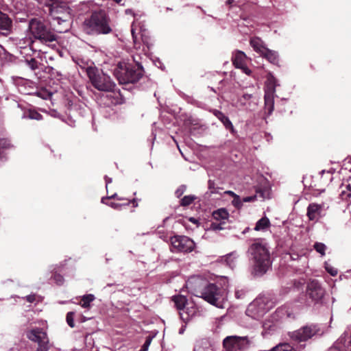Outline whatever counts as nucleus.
Instances as JSON below:
<instances>
[{
    "mask_svg": "<svg viewBox=\"0 0 351 351\" xmlns=\"http://www.w3.org/2000/svg\"><path fill=\"white\" fill-rule=\"evenodd\" d=\"M189 292L204 299L210 304L223 308L228 301V291L215 283H208L200 277H192L186 283Z\"/></svg>",
    "mask_w": 351,
    "mask_h": 351,
    "instance_id": "1",
    "label": "nucleus"
},
{
    "mask_svg": "<svg viewBox=\"0 0 351 351\" xmlns=\"http://www.w3.org/2000/svg\"><path fill=\"white\" fill-rule=\"evenodd\" d=\"M51 276L50 279L53 281V282L58 285L61 286L63 285L64 282V277L62 276V273H64V267L63 265H56L55 266L51 271Z\"/></svg>",
    "mask_w": 351,
    "mask_h": 351,
    "instance_id": "20",
    "label": "nucleus"
},
{
    "mask_svg": "<svg viewBox=\"0 0 351 351\" xmlns=\"http://www.w3.org/2000/svg\"><path fill=\"white\" fill-rule=\"evenodd\" d=\"M259 98L256 95L244 93L239 96L234 106L249 112L255 111L258 106Z\"/></svg>",
    "mask_w": 351,
    "mask_h": 351,
    "instance_id": "13",
    "label": "nucleus"
},
{
    "mask_svg": "<svg viewBox=\"0 0 351 351\" xmlns=\"http://www.w3.org/2000/svg\"><path fill=\"white\" fill-rule=\"evenodd\" d=\"M12 147V145L10 143V141L7 138H1L0 139V152H3L4 151L9 149Z\"/></svg>",
    "mask_w": 351,
    "mask_h": 351,
    "instance_id": "34",
    "label": "nucleus"
},
{
    "mask_svg": "<svg viewBox=\"0 0 351 351\" xmlns=\"http://www.w3.org/2000/svg\"><path fill=\"white\" fill-rule=\"evenodd\" d=\"M74 315H75V313L71 311V312L67 313L66 316V322L71 328H73L75 326Z\"/></svg>",
    "mask_w": 351,
    "mask_h": 351,
    "instance_id": "39",
    "label": "nucleus"
},
{
    "mask_svg": "<svg viewBox=\"0 0 351 351\" xmlns=\"http://www.w3.org/2000/svg\"><path fill=\"white\" fill-rule=\"evenodd\" d=\"M270 226L271 223L269 219L267 217H263L256 223L254 230L264 232L267 230Z\"/></svg>",
    "mask_w": 351,
    "mask_h": 351,
    "instance_id": "28",
    "label": "nucleus"
},
{
    "mask_svg": "<svg viewBox=\"0 0 351 351\" xmlns=\"http://www.w3.org/2000/svg\"><path fill=\"white\" fill-rule=\"evenodd\" d=\"M210 89H211V90H213V91L215 92V90L214 88H210Z\"/></svg>",
    "mask_w": 351,
    "mask_h": 351,
    "instance_id": "64",
    "label": "nucleus"
},
{
    "mask_svg": "<svg viewBox=\"0 0 351 351\" xmlns=\"http://www.w3.org/2000/svg\"><path fill=\"white\" fill-rule=\"evenodd\" d=\"M133 62H119L114 71V75L123 85L134 84L141 79L145 71L141 63V54L132 55Z\"/></svg>",
    "mask_w": 351,
    "mask_h": 351,
    "instance_id": "5",
    "label": "nucleus"
},
{
    "mask_svg": "<svg viewBox=\"0 0 351 351\" xmlns=\"http://www.w3.org/2000/svg\"><path fill=\"white\" fill-rule=\"evenodd\" d=\"M223 345L226 351H247L255 346V341L247 336H228L223 339Z\"/></svg>",
    "mask_w": 351,
    "mask_h": 351,
    "instance_id": "11",
    "label": "nucleus"
},
{
    "mask_svg": "<svg viewBox=\"0 0 351 351\" xmlns=\"http://www.w3.org/2000/svg\"><path fill=\"white\" fill-rule=\"evenodd\" d=\"M172 252H191L195 247V243L186 236H173L171 237Z\"/></svg>",
    "mask_w": 351,
    "mask_h": 351,
    "instance_id": "14",
    "label": "nucleus"
},
{
    "mask_svg": "<svg viewBox=\"0 0 351 351\" xmlns=\"http://www.w3.org/2000/svg\"><path fill=\"white\" fill-rule=\"evenodd\" d=\"M27 117L30 119L41 120L43 116L34 110H29L27 112Z\"/></svg>",
    "mask_w": 351,
    "mask_h": 351,
    "instance_id": "37",
    "label": "nucleus"
},
{
    "mask_svg": "<svg viewBox=\"0 0 351 351\" xmlns=\"http://www.w3.org/2000/svg\"><path fill=\"white\" fill-rule=\"evenodd\" d=\"M267 59L270 63L273 64H278L279 62V56L277 51L267 49V50L261 56Z\"/></svg>",
    "mask_w": 351,
    "mask_h": 351,
    "instance_id": "27",
    "label": "nucleus"
},
{
    "mask_svg": "<svg viewBox=\"0 0 351 351\" xmlns=\"http://www.w3.org/2000/svg\"><path fill=\"white\" fill-rule=\"evenodd\" d=\"M75 300L74 303L80 304L84 308L88 307V295H84L81 299L75 298Z\"/></svg>",
    "mask_w": 351,
    "mask_h": 351,
    "instance_id": "40",
    "label": "nucleus"
},
{
    "mask_svg": "<svg viewBox=\"0 0 351 351\" xmlns=\"http://www.w3.org/2000/svg\"><path fill=\"white\" fill-rule=\"evenodd\" d=\"M26 300L28 302L32 303L36 300V295L34 294H31L26 296Z\"/></svg>",
    "mask_w": 351,
    "mask_h": 351,
    "instance_id": "49",
    "label": "nucleus"
},
{
    "mask_svg": "<svg viewBox=\"0 0 351 351\" xmlns=\"http://www.w3.org/2000/svg\"><path fill=\"white\" fill-rule=\"evenodd\" d=\"M249 230V228H246L243 231V233L245 234Z\"/></svg>",
    "mask_w": 351,
    "mask_h": 351,
    "instance_id": "58",
    "label": "nucleus"
},
{
    "mask_svg": "<svg viewBox=\"0 0 351 351\" xmlns=\"http://www.w3.org/2000/svg\"><path fill=\"white\" fill-rule=\"evenodd\" d=\"M247 291L245 288L237 287L234 290V297L237 300H243L245 298Z\"/></svg>",
    "mask_w": 351,
    "mask_h": 351,
    "instance_id": "33",
    "label": "nucleus"
},
{
    "mask_svg": "<svg viewBox=\"0 0 351 351\" xmlns=\"http://www.w3.org/2000/svg\"><path fill=\"white\" fill-rule=\"evenodd\" d=\"M275 305V301L269 294L259 295L247 306V315L254 319L262 317Z\"/></svg>",
    "mask_w": 351,
    "mask_h": 351,
    "instance_id": "6",
    "label": "nucleus"
},
{
    "mask_svg": "<svg viewBox=\"0 0 351 351\" xmlns=\"http://www.w3.org/2000/svg\"><path fill=\"white\" fill-rule=\"evenodd\" d=\"M27 65L31 69V70L35 71L36 70L40 69V66L42 65L38 61H37L35 58H31L30 59H27L25 60Z\"/></svg>",
    "mask_w": 351,
    "mask_h": 351,
    "instance_id": "31",
    "label": "nucleus"
},
{
    "mask_svg": "<svg viewBox=\"0 0 351 351\" xmlns=\"http://www.w3.org/2000/svg\"><path fill=\"white\" fill-rule=\"evenodd\" d=\"M196 199V197L193 195H185L181 199L180 205L182 206H187L192 204V202Z\"/></svg>",
    "mask_w": 351,
    "mask_h": 351,
    "instance_id": "35",
    "label": "nucleus"
},
{
    "mask_svg": "<svg viewBox=\"0 0 351 351\" xmlns=\"http://www.w3.org/2000/svg\"><path fill=\"white\" fill-rule=\"evenodd\" d=\"M28 28L34 38L43 43L52 42L56 40V35L51 30L50 26L40 19H31L29 21Z\"/></svg>",
    "mask_w": 351,
    "mask_h": 351,
    "instance_id": "7",
    "label": "nucleus"
},
{
    "mask_svg": "<svg viewBox=\"0 0 351 351\" xmlns=\"http://www.w3.org/2000/svg\"><path fill=\"white\" fill-rule=\"evenodd\" d=\"M213 217L217 222H223L227 224L229 222V213L226 208H219L213 212Z\"/></svg>",
    "mask_w": 351,
    "mask_h": 351,
    "instance_id": "22",
    "label": "nucleus"
},
{
    "mask_svg": "<svg viewBox=\"0 0 351 351\" xmlns=\"http://www.w3.org/2000/svg\"><path fill=\"white\" fill-rule=\"evenodd\" d=\"M185 330V327L184 326H182L181 328H180L179 330V334H183Z\"/></svg>",
    "mask_w": 351,
    "mask_h": 351,
    "instance_id": "55",
    "label": "nucleus"
},
{
    "mask_svg": "<svg viewBox=\"0 0 351 351\" xmlns=\"http://www.w3.org/2000/svg\"><path fill=\"white\" fill-rule=\"evenodd\" d=\"M208 187L211 193H218L221 189V188L215 186V182L212 180H208Z\"/></svg>",
    "mask_w": 351,
    "mask_h": 351,
    "instance_id": "38",
    "label": "nucleus"
},
{
    "mask_svg": "<svg viewBox=\"0 0 351 351\" xmlns=\"http://www.w3.org/2000/svg\"><path fill=\"white\" fill-rule=\"evenodd\" d=\"M267 351H295L293 347L289 343H279Z\"/></svg>",
    "mask_w": 351,
    "mask_h": 351,
    "instance_id": "30",
    "label": "nucleus"
},
{
    "mask_svg": "<svg viewBox=\"0 0 351 351\" xmlns=\"http://www.w3.org/2000/svg\"><path fill=\"white\" fill-rule=\"evenodd\" d=\"M109 17L106 12L99 9L92 12L89 19V29L97 34H108L112 29L109 25Z\"/></svg>",
    "mask_w": 351,
    "mask_h": 351,
    "instance_id": "8",
    "label": "nucleus"
},
{
    "mask_svg": "<svg viewBox=\"0 0 351 351\" xmlns=\"http://www.w3.org/2000/svg\"><path fill=\"white\" fill-rule=\"evenodd\" d=\"M325 295V290L317 280H310L306 288V298L308 303L319 304Z\"/></svg>",
    "mask_w": 351,
    "mask_h": 351,
    "instance_id": "12",
    "label": "nucleus"
},
{
    "mask_svg": "<svg viewBox=\"0 0 351 351\" xmlns=\"http://www.w3.org/2000/svg\"><path fill=\"white\" fill-rule=\"evenodd\" d=\"M327 351H351V344L346 335H341Z\"/></svg>",
    "mask_w": 351,
    "mask_h": 351,
    "instance_id": "17",
    "label": "nucleus"
},
{
    "mask_svg": "<svg viewBox=\"0 0 351 351\" xmlns=\"http://www.w3.org/2000/svg\"><path fill=\"white\" fill-rule=\"evenodd\" d=\"M325 332V326L321 324H311L293 332L291 337L295 341L301 342L306 341L313 337H322Z\"/></svg>",
    "mask_w": 351,
    "mask_h": 351,
    "instance_id": "10",
    "label": "nucleus"
},
{
    "mask_svg": "<svg viewBox=\"0 0 351 351\" xmlns=\"http://www.w3.org/2000/svg\"><path fill=\"white\" fill-rule=\"evenodd\" d=\"M238 254L237 252H232L226 256L221 257V261L226 263V265L231 269H234L237 265V259Z\"/></svg>",
    "mask_w": 351,
    "mask_h": 351,
    "instance_id": "25",
    "label": "nucleus"
},
{
    "mask_svg": "<svg viewBox=\"0 0 351 351\" xmlns=\"http://www.w3.org/2000/svg\"><path fill=\"white\" fill-rule=\"evenodd\" d=\"M324 265H325L326 270L332 276H335L337 274V273H338L337 269H335V267H333L330 263H328V262H325Z\"/></svg>",
    "mask_w": 351,
    "mask_h": 351,
    "instance_id": "42",
    "label": "nucleus"
},
{
    "mask_svg": "<svg viewBox=\"0 0 351 351\" xmlns=\"http://www.w3.org/2000/svg\"><path fill=\"white\" fill-rule=\"evenodd\" d=\"M193 351H209V349L203 348L200 346H196Z\"/></svg>",
    "mask_w": 351,
    "mask_h": 351,
    "instance_id": "51",
    "label": "nucleus"
},
{
    "mask_svg": "<svg viewBox=\"0 0 351 351\" xmlns=\"http://www.w3.org/2000/svg\"><path fill=\"white\" fill-rule=\"evenodd\" d=\"M226 194L230 195L231 197H234L235 195H237L236 193H234L233 191H227L225 192Z\"/></svg>",
    "mask_w": 351,
    "mask_h": 351,
    "instance_id": "53",
    "label": "nucleus"
},
{
    "mask_svg": "<svg viewBox=\"0 0 351 351\" xmlns=\"http://www.w3.org/2000/svg\"><path fill=\"white\" fill-rule=\"evenodd\" d=\"M227 227L223 222L213 221L210 223V229L214 231L226 229Z\"/></svg>",
    "mask_w": 351,
    "mask_h": 351,
    "instance_id": "36",
    "label": "nucleus"
},
{
    "mask_svg": "<svg viewBox=\"0 0 351 351\" xmlns=\"http://www.w3.org/2000/svg\"><path fill=\"white\" fill-rule=\"evenodd\" d=\"M186 186L185 185H181L175 192L177 197H181L185 192Z\"/></svg>",
    "mask_w": 351,
    "mask_h": 351,
    "instance_id": "44",
    "label": "nucleus"
},
{
    "mask_svg": "<svg viewBox=\"0 0 351 351\" xmlns=\"http://www.w3.org/2000/svg\"><path fill=\"white\" fill-rule=\"evenodd\" d=\"M105 181H106V191H108V186L110 183L112 182V179L111 178H109L108 176H106L104 177Z\"/></svg>",
    "mask_w": 351,
    "mask_h": 351,
    "instance_id": "50",
    "label": "nucleus"
},
{
    "mask_svg": "<svg viewBox=\"0 0 351 351\" xmlns=\"http://www.w3.org/2000/svg\"><path fill=\"white\" fill-rule=\"evenodd\" d=\"M74 60L80 68L82 73L88 76V61L79 56H76Z\"/></svg>",
    "mask_w": 351,
    "mask_h": 351,
    "instance_id": "29",
    "label": "nucleus"
},
{
    "mask_svg": "<svg viewBox=\"0 0 351 351\" xmlns=\"http://www.w3.org/2000/svg\"><path fill=\"white\" fill-rule=\"evenodd\" d=\"M176 307L180 311V316L181 319L185 323L189 321V315L184 311L186 304H187L188 299L186 296L182 295H175L172 298Z\"/></svg>",
    "mask_w": 351,
    "mask_h": 351,
    "instance_id": "15",
    "label": "nucleus"
},
{
    "mask_svg": "<svg viewBox=\"0 0 351 351\" xmlns=\"http://www.w3.org/2000/svg\"><path fill=\"white\" fill-rule=\"evenodd\" d=\"M306 215L309 220L318 221L324 215L323 213V206L318 204L311 203L307 207Z\"/></svg>",
    "mask_w": 351,
    "mask_h": 351,
    "instance_id": "16",
    "label": "nucleus"
},
{
    "mask_svg": "<svg viewBox=\"0 0 351 351\" xmlns=\"http://www.w3.org/2000/svg\"><path fill=\"white\" fill-rule=\"evenodd\" d=\"M347 189H348L350 191H351V185H350V184H348V185H347Z\"/></svg>",
    "mask_w": 351,
    "mask_h": 351,
    "instance_id": "60",
    "label": "nucleus"
},
{
    "mask_svg": "<svg viewBox=\"0 0 351 351\" xmlns=\"http://www.w3.org/2000/svg\"><path fill=\"white\" fill-rule=\"evenodd\" d=\"M324 172H325V171H324V170H322V171H321V173H322V174H323V173H324Z\"/></svg>",
    "mask_w": 351,
    "mask_h": 351,
    "instance_id": "63",
    "label": "nucleus"
},
{
    "mask_svg": "<svg viewBox=\"0 0 351 351\" xmlns=\"http://www.w3.org/2000/svg\"><path fill=\"white\" fill-rule=\"evenodd\" d=\"M234 1V0H227L226 4L231 5Z\"/></svg>",
    "mask_w": 351,
    "mask_h": 351,
    "instance_id": "56",
    "label": "nucleus"
},
{
    "mask_svg": "<svg viewBox=\"0 0 351 351\" xmlns=\"http://www.w3.org/2000/svg\"><path fill=\"white\" fill-rule=\"evenodd\" d=\"M115 199H117V200H123V199H125V198H123V197H119L117 194V197H115Z\"/></svg>",
    "mask_w": 351,
    "mask_h": 351,
    "instance_id": "57",
    "label": "nucleus"
},
{
    "mask_svg": "<svg viewBox=\"0 0 351 351\" xmlns=\"http://www.w3.org/2000/svg\"><path fill=\"white\" fill-rule=\"evenodd\" d=\"M232 204L237 209H240L243 206L242 199L237 195L233 197L232 200Z\"/></svg>",
    "mask_w": 351,
    "mask_h": 351,
    "instance_id": "41",
    "label": "nucleus"
},
{
    "mask_svg": "<svg viewBox=\"0 0 351 351\" xmlns=\"http://www.w3.org/2000/svg\"><path fill=\"white\" fill-rule=\"evenodd\" d=\"M37 95L44 99H47L51 95V93L47 90L39 91L37 93Z\"/></svg>",
    "mask_w": 351,
    "mask_h": 351,
    "instance_id": "45",
    "label": "nucleus"
},
{
    "mask_svg": "<svg viewBox=\"0 0 351 351\" xmlns=\"http://www.w3.org/2000/svg\"><path fill=\"white\" fill-rule=\"evenodd\" d=\"M45 5L52 18L53 29L58 33L66 32L71 27L72 10L62 0H46Z\"/></svg>",
    "mask_w": 351,
    "mask_h": 351,
    "instance_id": "2",
    "label": "nucleus"
},
{
    "mask_svg": "<svg viewBox=\"0 0 351 351\" xmlns=\"http://www.w3.org/2000/svg\"><path fill=\"white\" fill-rule=\"evenodd\" d=\"M256 199V195H252V196H247L245 197L242 199L243 203V202H252Z\"/></svg>",
    "mask_w": 351,
    "mask_h": 351,
    "instance_id": "47",
    "label": "nucleus"
},
{
    "mask_svg": "<svg viewBox=\"0 0 351 351\" xmlns=\"http://www.w3.org/2000/svg\"><path fill=\"white\" fill-rule=\"evenodd\" d=\"M131 33H132V36L134 48L136 49H138L140 48V43L137 42V36L135 33V29L133 28V25H132Z\"/></svg>",
    "mask_w": 351,
    "mask_h": 351,
    "instance_id": "43",
    "label": "nucleus"
},
{
    "mask_svg": "<svg viewBox=\"0 0 351 351\" xmlns=\"http://www.w3.org/2000/svg\"><path fill=\"white\" fill-rule=\"evenodd\" d=\"M89 80L93 86L102 93L101 99L106 106L117 105L120 103V94L114 92L115 84L109 76L100 73L97 69L89 65Z\"/></svg>",
    "mask_w": 351,
    "mask_h": 351,
    "instance_id": "3",
    "label": "nucleus"
},
{
    "mask_svg": "<svg viewBox=\"0 0 351 351\" xmlns=\"http://www.w3.org/2000/svg\"><path fill=\"white\" fill-rule=\"evenodd\" d=\"M151 343V339L147 338L143 345L141 351H147Z\"/></svg>",
    "mask_w": 351,
    "mask_h": 351,
    "instance_id": "46",
    "label": "nucleus"
},
{
    "mask_svg": "<svg viewBox=\"0 0 351 351\" xmlns=\"http://www.w3.org/2000/svg\"><path fill=\"white\" fill-rule=\"evenodd\" d=\"M246 59L247 56L245 53L241 51H238L234 53L232 58L233 64L236 68L242 67L245 64Z\"/></svg>",
    "mask_w": 351,
    "mask_h": 351,
    "instance_id": "26",
    "label": "nucleus"
},
{
    "mask_svg": "<svg viewBox=\"0 0 351 351\" xmlns=\"http://www.w3.org/2000/svg\"><path fill=\"white\" fill-rule=\"evenodd\" d=\"M95 300V296L93 294L89 293V304Z\"/></svg>",
    "mask_w": 351,
    "mask_h": 351,
    "instance_id": "54",
    "label": "nucleus"
},
{
    "mask_svg": "<svg viewBox=\"0 0 351 351\" xmlns=\"http://www.w3.org/2000/svg\"><path fill=\"white\" fill-rule=\"evenodd\" d=\"M248 254L256 275L262 276L271 267L269 246L265 239H256L249 247Z\"/></svg>",
    "mask_w": 351,
    "mask_h": 351,
    "instance_id": "4",
    "label": "nucleus"
},
{
    "mask_svg": "<svg viewBox=\"0 0 351 351\" xmlns=\"http://www.w3.org/2000/svg\"><path fill=\"white\" fill-rule=\"evenodd\" d=\"M12 28V21L5 13L0 10V30L3 35H8Z\"/></svg>",
    "mask_w": 351,
    "mask_h": 351,
    "instance_id": "19",
    "label": "nucleus"
},
{
    "mask_svg": "<svg viewBox=\"0 0 351 351\" xmlns=\"http://www.w3.org/2000/svg\"><path fill=\"white\" fill-rule=\"evenodd\" d=\"M115 197H117L116 193H114V194H112L110 196L103 197L101 198V202L102 204H106L108 206H110L111 208H112L115 210H121L123 206H128L130 204V202H127L125 204H119V203L110 202L111 199H114Z\"/></svg>",
    "mask_w": 351,
    "mask_h": 351,
    "instance_id": "24",
    "label": "nucleus"
},
{
    "mask_svg": "<svg viewBox=\"0 0 351 351\" xmlns=\"http://www.w3.org/2000/svg\"><path fill=\"white\" fill-rule=\"evenodd\" d=\"M152 135L154 136L153 141H154V139L156 138V134L154 132H152Z\"/></svg>",
    "mask_w": 351,
    "mask_h": 351,
    "instance_id": "61",
    "label": "nucleus"
},
{
    "mask_svg": "<svg viewBox=\"0 0 351 351\" xmlns=\"http://www.w3.org/2000/svg\"><path fill=\"white\" fill-rule=\"evenodd\" d=\"M84 25H88V19H85L84 21Z\"/></svg>",
    "mask_w": 351,
    "mask_h": 351,
    "instance_id": "59",
    "label": "nucleus"
},
{
    "mask_svg": "<svg viewBox=\"0 0 351 351\" xmlns=\"http://www.w3.org/2000/svg\"><path fill=\"white\" fill-rule=\"evenodd\" d=\"M277 80L276 77L269 74L267 77L265 86V105L263 109V118L267 119L273 112L274 109V97L276 93V87Z\"/></svg>",
    "mask_w": 351,
    "mask_h": 351,
    "instance_id": "9",
    "label": "nucleus"
},
{
    "mask_svg": "<svg viewBox=\"0 0 351 351\" xmlns=\"http://www.w3.org/2000/svg\"><path fill=\"white\" fill-rule=\"evenodd\" d=\"M128 202H130V204L132 203L134 207H137L138 206L137 199L134 198V199H133L131 201L129 200Z\"/></svg>",
    "mask_w": 351,
    "mask_h": 351,
    "instance_id": "52",
    "label": "nucleus"
},
{
    "mask_svg": "<svg viewBox=\"0 0 351 351\" xmlns=\"http://www.w3.org/2000/svg\"><path fill=\"white\" fill-rule=\"evenodd\" d=\"M293 311L289 305H283L276 309L275 317L279 319H285L292 317Z\"/></svg>",
    "mask_w": 351,
    "mask_h": 351,
    "instance_id": "23",
    "label": "nucleus"
},
{
    "mask_svg": "<svg viewBox=\"0 0 351 351\" xmlns=\"http://www.w3.org/2000/svg\"><path fill=\"white\" fill-rule=\"evenodd\" d=\"M210 112L223 123L226 130H230L232 134L237 133L232 123L224 113L216 109H213Z\"/></svg>",
    "mask_w": 351,
    "mask_h": 351,
    "instance_id": "18",
    "label": "nucleus"
},
{
    "mask_svg": "<svg viewBox=\"0 0 351 351\" xmlns=\"http://www.w3.org/2000/svg\"><path fill=\"white\" fill-rule=\"evenodd\" d=\"M130 12H131V10H126V13H130Z\"/></svg>",
    "mask_w": 351,
    "mask_h": 351,
    "instance_id": "62",
    "label": "nucleus"
},
{
    "mask_svg": "<svg viewBox=\"0 0 351 351\" xmlns=\"http://www.w3.org/2000/svg\"><path fill=\"white\" fill-rule=\"evenodd\" d=\"M313 248L318 252L321 256H324L326 254V245L320 242H315L313 245Z\"/></svg>",
    "mask_w": 351,
    "mask_h": 351,
    "instance_id": "32",
    "label": "nucleus"
},
{
    "mask_svg": "<svg viewBox=\"0 0 351 351\" xmlns=\"http://www.w3.org/2000/svg\"><path fill=\"white\" fill-rule=\"evenodd\" d=\"M239 69H241L242 71L247 75H250L252 73V71L245 64Z\"/></svg>",
    "mask_w": 351,
    "mask_h": 351,
    "instance_id": "48",
    "label": "nucleus"
},
{
    "mask_svg": "<svg viewBox=\"0 0 351 351\" xmlns=\"http://www.w3.org/2000/svg\"><path fill=\"white\" fill-rule=\"evenodd\" d=\"M250 46L260 56H262L263 53L267 50L265 43L258 37H253L250 40Z\"/></svg>",
    "mask_w": 351,
    "mask_h": 351,
    "instance_id": "21",
    "label": "nucleus"
}]
</instances>
